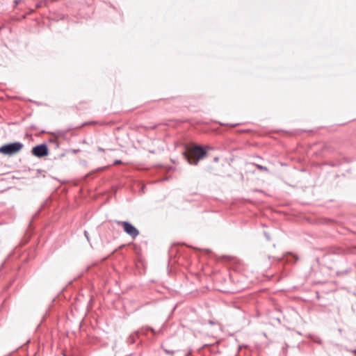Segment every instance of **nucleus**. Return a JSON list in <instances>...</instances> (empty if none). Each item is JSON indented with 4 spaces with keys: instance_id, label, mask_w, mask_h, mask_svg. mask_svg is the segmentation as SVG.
Returning <instances> with one entry per match:
<instances>
[{
    "instance_id": "nucleus-1",
    "label": "nucleus",
    "mask_w": 356,
    "mask_h": 356,
    "mask_svg": "<svg viewBox=\"0 0 356 356\" xmlns=\"http://www.w3.org/2000/svg\"><path fill=\"white\" fill-rule=\"evenodd\" d=\"M207 149L201 145H195L184 153V156L191 165H197L198 162L207 156Z\"/></svg>"
},
{
    "instance_id": "nucleus-2",
    "label": "nucleus",
    "mask_w": 356,
    "mask_h": 356,
    "mask_svg": "<svg viewBox=\"0 0 356 356\" xmlns=\"http://www.w3.org/2000/svg\"><path fill=\"white\" fill-rule=\"evenodd\" d=\"M24 144L19 141L6 143L0 147V153L7 156L14 155L22 150Z\"/></svg>"
},
{
    "instance_id": "nucleus-3",
    "label": "nucleus",
    "mask_w": 356,
    "mask_h": 356,
    "mask_svg": "<svg viewBox=\"0 0 356 356\" xmlns=\"http://www.w3.org/2000/svg\"><path fill=\"white\" fill-rule=\"evenodd\" d=\"M118 225H121L124 232L129 235L133 239L139 235V230L129 221H119Z\"/></svg>"
},
{
    "instance_id": "nucleus-4",
    "label": "nucleus",
    "mask_w": 356,
    "mask_h": 356,
    "mask_svg": "<svg viewBox=\"0 0 356 356\" xmlns=\"http://www.w3.org/2000/svg\"><path fill=\"white\" fill-rule=\"evenodd\" d=\"M31 154L38 158H42L49 154V148L45 143L33 146L31 151Z\"/></svg>"
},
{
    "instance_id": "nucleus-5",
    "label": "nucleus",
    "mask_w": 356,
    "mask_h": 356,
    "mask_svg": "<svg viewBox=\"0 0 356 356\" xmlns=\"http://www.w3.org/2000/svg\"><path fill=\"white\" fill-rule=\"evenodd\" d=\"M283 259L286 263L293 264L299 259V257L295 253L286 252L284 254Z\"/></svg>"
},
{
    "instance_id": "nucleus-6",
    "label": "nucleus",
    "mask_w": 356,
    "mask_h": 356,
    "mask_svg": "<svg viewBox=\"0 0 356 356\" xmlns=\"http://www.w3.org/2000/svg\"><path fill=\"white\" fill-rule=\"evenodd\" d=\"M137 332H138V335L139 334L147 335L148 332H152L154 334H156V332L154 331V330L152 327H149V326L143 327L140 330H138Z\"/></svg>"
},
{
    "instance_id": "nucleus-7",
    "label": "nucleus",
    "mask_w": 356,
    "mask_h": 356,
    "mask_svg": "<svg viewBox=\"0 0 356 356\" xmlns=\"http://www.w3.org/2000/svg\"><path fill=\"white\" fill-rule=\"evenodd\" d=\"M138 337V332H135L131 334L127 339V343L129 345L134 344L136 339Z\"/></svg>"
},
{
    "instance_id": "nucleus-8",
    "label": "nucleus",
    "mask_w": 356,
    "mask_h": 356,
    "mask_svg": "<svg viewBox=\"0 0 356 356\" xmlns=\"http://www.w3.org/2000/svg\"><path fill=\"white\" fill-rule=\"evenodd\" d=\"M257 169L265 171V172H269V170L267 167L259 165V164H254Z\"/></svg>"
},
{
    "instance_id": "nucleus-9",
    "label": "nucleus",
    "mask_w": 356,
    "mask_h": 356,
    "mask_svg": "<svg viewBox=\"0 0 356 356\" xmlns=\"http://www.w3.org/2000/svg\"><path fill=\"white\" fill-rule=\"evenodd\" d=\"M107 167L106 166H104V167H100V168H98L97 169H95L94 171H92L89 173L87 174V176H90L91 174H92L93 172H101V171H103L104 170H105Z\"/></svg>"
},
{
    "instance_id": "nucleus-10",
    "label": "nucleus",
    "mask_w": 356,
    "mask_h": 356,
    "mask_svg": "<svg viewBox=\"0 0 356 356\" xmlns=\"http://www.w3.org/2000/svg\"><path fill=\"white\" fill-rule=\"evenodd\" d=\"M42 5H43V1H40L35 3V6L36 8H40L42 6Z\"/></svg>"
},
{
    "instance_id": "nucleus-11",
    "label": "nucleus",
    "mask_w": 356,
    "mask_h": 356,
    "mask_svg": "<svg viewBox=\"0 0 356 356\" xmlns=\"http://www.w3.org/2000/svg\"><path fill=\"white\" fill-rule=\"evenodd\" d=\"M70 151L72 153H73V154H76V153H78L79 152H80V149H71Z\"/></svg>"
},
{
    "instance_id": "nucleus-12",
    "label": "nucleus",
    "mask_w": 356,
    "mask_h": 356,
    "mask_svg": "<svg viewBox=\"0 0 356 356\" xmlns=\"http://www.w3.org/2000/svg\"><path fill=\"white\" fill-rule=\"evenodd\" d=\"M122 163V161H121V160H120V159H117V160H115V161H114L113 164H114V165H118V164H120V163Z\"/></svg>"
},
{
    "instance_id": "nucleus-13",
    "label": "nucleus",
    "mask_w": 356,
    "mask_h": 356,
    "mask_svg": "<svg viewBox=\"0 0 356 356\" xmlns=\"http://www.w3.org/2000/svg\"><path fill=\"white\" fill-rule=\"evenodd\" d=\"M208 323H209V325H216V324H217V323H218V322L214 321H213V320H209V321H208Z\"/></svg>"
},
{
    "instance_id": "nucleus-14",
    "label": "nucleus",
    "mask_w": 356,
    "mask_h": 356,
    "mask_svg": "<svg viewBox=\"0 0 356 356\" xmlns=\"http://www.w3.org/2000/svg\"><path fill=\"white\" fill-rule=\"evenodd\" d=\"M264 236H266L267 240H268V241L270 240V235H269V234L268 232H264Z\"/></svg>"
},
{
    "instance_id": "nucleus-15",
    "label": "nucleus",
    "mask_w": 356,
    "mask_h": 356,
    "mask_svg": "<svg viewBox=\"0 0 356 356\" xmlns=\"http://www.w3.org/2000/svg\"><path fill=\"white\" fill-rule=\"evenodd\" d=\"M164 351H165L167 354H173V353H174V350H168V349H164Z\"/></svg>"
},
{
    "instance_id": "nucleus-16",
    "label": "nucleus",
    "mask_w": 356,
    "mask_h": 356,
    "mask_svg": "<svg viewBox=\"0 0 356 356\" xmlns=\"http://www.w3.org/2000/svg\"><path fill=\"white\" fill-rule=\"evenodd\" d=\"M90 122H84L83 124H81L80 126L77 127V128H80V127H84L85 125L89 124Z\"/></svg>"
},
{
    "instance_id": "nucleus-17",
    "label": "nucleus",
    "mask_w": 356,
    "mask_h": 356,
    "mask_svg": "<svg viewBox=\"0 0 356 356\" xmlns=\"http://www.w3.org/2000/svg\"><path fill=\"white\" fill-rule=\"evenodd\" d=\"M84 235L86 237L87 240L89 241L88 233L87 231L84 232Z\"/></svg>"
},
{
    "instance_id": "nucleus-18",
    "label": "nucleus",
    "mask_w": 356,
    "mask_h": 356,
    "mask_svg": "<svg viewBox=\"0 0 356 356\" xmlns=\"http://www.w3.org/2000/svg\"><path fill=\"white\" fill-rule=\"evenodd\" d=\"M21 2V0H15L14 3L15 5H18Z\"/></svg>"
},
{
    "instance_id": "nucleus-19",
    "label": "nucleus",
    "mask_w": 356,
    "mask_h": 356,
    "mask_svg": "<svg viewBox=\"0 0 356 356\" xmlns=\"http://www.w3.org/2000/svg\"><path fill=\"white\" fill-rule=\"evenodd\" d=\"M31 127L33 129H34V130H38V129H37L36 126H35V125H34V124H32V125L31 126Z\"/></svg>"
},
{
    "instance_id": "nucleus-20",
    "label": "nucleus",
    "mask_w": 356,
    "mask_h": 356,
    "mask_svg": "<svg viewBox=\"0 0 356 356\" xmlns=\"http://www.w3.org/2000/svg\"><path fill=\"white\" fill-rule=\"evenodd\" d=\"M31 127L33 129H34V130H38V129H37L36 126H35V125H34V124H32V125L31 126Z\"/></svg>"
},
{
    "instance_id": "nucleus-21",
    "label": "nucleus",
    "mask_w": 356,
    "mask_h": 356,
    "mask_svg": "<svg viewBox=\"0 0 356 356\" xmlns=\"http://www.w3.org/2000/svg\"><path fill=\"white\" fill-rule=\"evenodd\" d=\"M218 160H219L218 157H215V158H213V161H214V162H218Z\"/></svg>"
},
{
    "instance_id": "nucleus-22",
    "label": "nucleus",
    "mask_w": 356,
    "mask_h": 356,
    "mask_svg": "<svg viewBox=\"0 0 356 356\" xmlns=\"http://www.w3.org/2000/svg\"><path fill=\"white\" fill-rule=\"evenodd\" d=\"M65 156V154H64V153H62V154H60L59 155V157H63V156Z\"/></svg>"
},
{
    "instance_id": "nucleus-23",
    "label": "nucleus",
    "mask_w": 356,
    "mask_h": 356,
    "mask_svg": "<svg viewBox=\"0 0 356 356\" xmlns=\"http://www.w3.org/2000/svg\"><path fill=\"white\" fill-rule=\"evenodd\" d=\"M236 125H238V124H230L231 127H236Z\"/></svg>"
},
{
    "instance_id": "nucleus-24",
    "label": "nucleus",
    "mask_w": 356,
    "mask_h": 356,
    "mask_svg": "<svg viewBox=\"0 0 356 356\" xmlns=\"http://www.w3.org/2000/svg\"><path fill=\"white\" fill-rule=\"evenodd\" d=\"M205 250H206L207 252H211V250H209V249H206Z\"/></svg>"
},
{
    "instance_id": "nucleus-25",
    "label": "nucleus",
    "mask_w": 356,
    "mask_h": 356,
    "mask_svg": "<svg viewBox=\"0 0 356 356\" xmlns=\"http://www.w3.org/2000/svg\"><path fill=\"white\" fill-rule=\"evenodd\" d=\"M351 352L354 353H356V349L353 350H351Z\"/></svg>"
},
{
    "instance_id": "nucleus-26",
    "label": "nucleus",
    "mask_w": 356,
    "mask_h": 356,
    "mask_svg": "<svg viewBox=\"0 0 356 356\" xmlns=\"http://www.w3.org/2000/svg\"><path fill=\"white\" fill-rule=\"evenodd\" d=\"M99 151H104V149L102 148H101V147L99 148Z\"/></svg>"
},
{
    "instance_id": "nucleus-27",
    "label": "nucleus",
    "mask_w": 356,
    "mask_h": 356,
    "mask_svg": "<svg viewBox=\"0 0 356 356\" xmlns=\"http://www.w3.org/2000/svg\"><path fill=\"white\" fill-rule=\"evenodd\" d=\"M318 343L321 344L322 343L321 340L318 341Z\"/></svg>"
},
{
    "instance_id": "nucleus-28",
    "label": "nucleus",
    "mask_w": 356,
    "mask_h": 356,
    "mask_svg": "<svg viewBox=\"0 0 356 356\" xmlns=\"http://www.w3.org/2000/svg\"><path fill=\"white\" fill-rule=\"evenodd\" d=\"M41 133H45V131L42 130V131H41Z\"/></svg>"
},
{
    "instance_id": "nucleus-29",
    "label": "nucleus",
    "mask_w": 356,
    "mask_h": 356,
    "mask_svg": "<svg viewBox=\"0 0 356 356\" xmlns=\"http://www.w3.org/2000/svg\"><path fill=\"white\" fill-rule=\"evenodd\" d=\"M64 356H67L65 354L63 355Z\"/></svg>"
}]
</instances>
